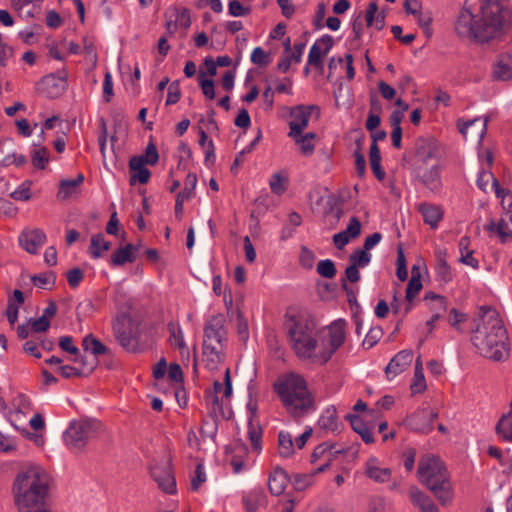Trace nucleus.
I'll use <instances>...</instances> for the list:
<instances>
[{
	"instance_id": "obj_1",
	"label": "nucleus",
	"mask_w": 512,
	"mask_h": 512,
	"mask_svg": "<svg viewBox=\"0 0 512 512\" xmlns=\"http://www.w3.org/2000/svg\"><path fill=\"white\" fill-rule=\"evenodd\" d=\"M505 24V11L498 1L466 0L454 29L461 38L484 42L501 35Z\"/></svg>"
},
{
	"instance_id": "obj_2",
	"label": "nucleus",
	"mask_w": 512,
	"mask_h": 512,
	"mask_svg": "<svg viewBox=\"0 0 512 512\" xmlns=\"http://www.w3.org/2000/svg\"><path fill=\"white\" fill-rule=\"evenodd\" d=\"M472 343L488 359L501 361L508 357L507 333L495 310L483 312L472 335Z\"/></svg>"
},
{
	"instance_id": "obj_3",
	"label": "nucleus",
	"mask_w": 512,
	"mask_h": 512,
	"mask_svg": "<svg viewBox=\"0 0 512 512\" xmlns=\"http://www.w3.org/2000/svg\"><path fill=\"white\" fill-rule=\"evenodd\" d=\"M19 512H48L44 508L48 494V476L39 467L18 473L12 488Z\"/></svg>"
},
{
	"instance_id": "obj_4",
	"label": "nucleus",
	"mask_w": 512,
	"mask_h": 512,
	"mask_svg": "<svg viewBox=\"0 0 512 512\" xmlns=\"http://www.w3.org/2000/svg\"><path fill=\"white\" fill-rule=\"evenodd\" d=\"M274 390L287 413L301 417L316 410L312 393L306 380L299 374L287 373L274 383Z\"/></svg>"
},
{
	"instance_id": "obj_5",
	"label": "nucleus",
	"mask_w": 512,
	"mask_h": 512,
	"mask_svg": "<svg viewBox=\"0 0 512 512\" xmlns=\"http://www.w3.org/2000/svg\"><path fill=\"white\" fill-rule=\"evenodd\" d=\"M417 476L420 483L433 493L441 505L452 502L454 492L450 474L439 457L423 456L418 464Z\"/></svg>"
},
{
	"instance_id": "obj_6",
	"label": "nucleus",
	"mask_w": 512,
	"mask_h": 512,
	"mask_svg": "<svg viewBox=\"0 0 512 512\" xmlns=\"http://www.w3.org/2000/svg\"><path fill=\"white\" fill-rule=\"evenodd\" d=\"M82 345L84 351L89 352L91 356L81 355L72 343V338L66 336V378L89 375L95 367L94 357L106 352V347L90 335L82 340Z\"/></svg>"
},
{
	"instance_id": "obj_7",
	"label": "nucleus",
	"mask_w": 512,
	"mask_h": 512,
	"mask_svg": "<svg viewBox=\"0 0 512 512\" xmlns=\"http://www.w3.org/2000/svg\"><path fill=\"white\" fill-rule=\"evenodd\" d=\"M285 329L290 344L299 357L318 359L316 328L313 321L303 316L287 315Z\"/></svg>"
},
{
	"instance_id": "obj_8",
	"label": "nucleus",
	"mask_w": 512,
	"mask_h": 512,
	"mask_svg": "<svg viewBox=\"0 0 512 512\" xmlns=\"http://www.w3.org/2000/svg\"><path fill=\"white\" fill-rule=\"evenodd\" d=\"M226 341L225 318L222 314L211 316L204 328L203 359L206 367L213 371L222 361V350Z\"/></svg>"
},
{
	"instance_id": "obj_9",
	"label": "nucleus",
	"mask_w": 512,
	"mask_h": 512,
	"mask_svg": "<svg viewBox=\"0 0 512 512\" xmlns=\"http://www.w3.org/2000/svg\"><path fill=\"white\" fill-rule=\"evenodd\" d=\"M97 423L93 420H73L70 422L66 435L72 449L81 450L87 441L93 436Z\"/></svg>"
},
{
	"instance_id": "obj_10",
	"label": "nucleus",
	"mask_w": 512,
	"mask_h": 512,
	"mask_svg": "<svg viewBox=\"0 0 512 512\" xmlns=\"http://www.w3.org/2000/svg\"><path fill=\"white\" fill-rule=\"evenodd\" d=\"M346 337V321L338 319L328 327V343L318 351V359L325 363L343 345Z\"/></svg>"
},
{
	"instance_id": "obj_11",
	"label": "nucleus",
	"mask_w": 512,
	"mask_h": 512,
	"mask_svg": "<svg viewBox=\"0 0 512 512\" xmlns=\"http://www.w3.org/2000/svg\"><path fill=\"white\" fill-rule=\"evenodd\" d=\"M153 480L165 493L173 494L176 491V481L172 472L171 464L167 459L154 464L150 469Z\"/></svg>"
},
{
	"instance_id": "obj_12",
	"label": "nucleus",
	"mask_w": 512,
	"mask_h": 512,
	"mask_svg": "<svg viewBox=\"0 0 512 512\" xmlns=\"http://www.w3.org/2000/svg\"><path fill=\"white\" fill-rule=\"evenodd\" d=\"M313 110H318V107L314 105H298L291 108L290 120L288 123L290 131L288 133V136L297 135L298 133L303 132L308 127L311 112Z\"/></svg>"
},
{
	"instance_id": "obj_13",
	"label": "nucleus",
	"mask_w": 512,
	"mask_h": 512,
	"mask_svg": "<svg viewBox=\"0 0 512 512\" xmlns=\"http://www.w3.org/2000/svg\"><path fill=\"white\" fill-rule=\"evenodd\" d=\"M36 89L47 98H58L64 92V77L59 72L45 75L37 83Z\"/></svg>"
},
{
	"instance_id": "obj_14",
	"label": "nucleus",
	"mask_w": 512,
	"mask_h": 512,
	"mask_svg": "<svg viewBox=\"0 0 512 512\" xmlns=\"http://www.w3.org/2000/svg\"><path fill=\"white\" fill-rule=\"evenodd\" d=\"M333 46V37L325 34L318 38L311 46L308 54V65L316 68L323 67V57L326 56Z\"/></svg>"
},
{
	"instance_id": "obj_15",
	"label": "nucleus",
	"mask_w": 512,
	"mask_h": 512,
	"mask_svg": "<svg viewBox=\"0 0 512 512\" xmlns=\"http://www.w3.org/2000/svg\"><path fill=\"white\" fill-rule=\"evenodd\" d=\"M437 417V412L422 408L409 417L408 425L414 431L427 434L433 430V422Z\"/></svg>"
},
{
	"instance_id": "obj_16",
	"label": "nucleus",
	"mask_w": 512,
	"mask_h": 512,
	"mask_svg": "<svg viewBox=\"0 0 512 512\" xmlns=\"http://www.w3.org/2000/svg\"><path fill=\"white\" fill-rule=\"evenodd\" d=\"M413 361V352L411 350H401L388 363L385 374L389 380L394 379L403 373Z\"/></svg>"
},
{
	"instance_id": "obj_17",
	"label": "nucleus",
	"mask_w": 512,
	"mask_h": 512,
	"mask_svg": "<svg viewBox=\"0 0 512 512\" xmlns=\"http://www.w3.org/2000/svg\"><path fill=\"white\" fill-rule=\"evenodd\" d=\"M46 240L45 233L38 228L25 229L19 236L21 247L30 254H35Z\"/></svg>"
},
{
	"instance_id": "obj_18",
	"label": "nucleus",
	"mask_w": 512,
	"mask_h": 512,
	"mask_svg": "<svg viewBox=\"0 0 512 512\" xmlns=\"http://www.w3.org/2000/svg\"><path fill=\"white\" fill-rule=\"evenodd\" d=\"M364 474L374 482L385 483L390 480L392 472L390 468L384 467L378 458L372 456L364 465Z\"/></svg>"
},
{
	"instance_id": "obj_19",
	"label": "nucleus",
	"mask_w": 512,
	"mask_h": 512,
	"mask_svg": "<svg viewBox=\"0 0 512 512\" xmlns=\"http://www.w3.org/2000/svg\"><path fill=\"white\" fill-rule=\"evenodd\" d=\"M130 172V185H135L136 182L145 184L150 179L151 173L145 167L144 156H134L129 161Z\"/></svg>"
},
{
	"instance_id": "obj_20",
	"label": "nucleus",
	"mask_w": 512,
	"mask_h": 512,
	"mask_svg": "<svg viewBox=\"0 0 512 512\" xmlns=\"http://www.w3.org/2000/svg\"><path fill=\"white\" fill-rule=\"evenodd\" d=\"M418 211L423 217L425 224L431 229H437L443 218V210L440 206L431 203H421L418 205Z\"/></svg>"
},
{
	"instance_id": "obj_21",
	"label": "nucleus",
	"mask_w": 512,
	"mask_h": 512,
	"mask_svg": "<svg viewBox=\"0 0 512 512\" xmlns=\"http://www.w3.org/2000/svg\"><path fill=\"white\" fill-rule=\"evenodd\" d=\"M318 426L325 432L337 434L340 432V424L338 422L337 411L334 406L325 408L318 420Z\"/></svg>"
},
{
	"instance_id": "obj_22",
	"label": "nucleus",
	"mask_w": 512,
	"mask_h": 512,
	"mask_svg": "<svg viewBox=\"0 0 512 512\" xmlns=\"http://www.w3.org/2000/svg\"><path fill=\"white\" fill-rule=\"evenodd\" d=\"M409 496L411 502L417 506L421 512H439L433 500L417 487L410 488Z\"/></svg>"
},
{
	"instance_id": "obj_23",
	"label": "nucleus",
	"mask_w": 512,
	"mask_h": 512,
	"mask_svg": "<svg viewBox=\"0 0 512 512\" xmlns=\"http://www.w3.org/2000/svg\"><path fill=\"white\" fill-rule=\"evenodd\" d=\"M493 75L497 80L512 79V53L503 54L494 66Z\"/></svg>"
},
{
	"instance_id": "obj_24",
	"label": "nucleus",
	"mask_w": 512,
	"mask_h": 512,
	"mask_svg": "<svg viewBox=\"0 0 512 512\" xmlns=\"http://www.w3.org/2000/svg\"><path fill=\"white\" fill-rule=\"evenodd\" d=\"M346 418L350 422L352 429L360 435L366 444L374 443V436L371 427L365 423L361 417L354 414H348Z\"/></svg>"
},
{
	"instance_id": "obj_25",
	"label": "nucleus",
	"mask_w": 512,
	"mask_h": 512,
	"mask_svg": "<svg viewBox=\"0 0 512 512\" xmlns=\"http://www.w3.org/2000/svg\"><path fill=\"white\" fill-rule=\"evenodd\" d=\"M289 137L294 140L295 144L299 147V151L302 155L310 156L314 153L316 139L315 133L308 132L303 134V132H300L297 135Z\"/></svg>"
},
{
	"instance_id": "obj_26",
	"label": "nucleus",
	"mask_w": 512,
	"mask_h": 512,
	"mask_svg": "<svg viewBox=\"0 0 512 512\" xmlns=\"http://www.w3.org/2000/svg\"><path fill=\"white\" fill-rule=\"evenodd\" d=\"M288 484V478L285 471L281 468L274 469L268 479V488L274 495H280L284 492Z\"/></svg>"
},
{
	"instance_id": "obj_27",
	"label": "nucleus",
	"mask_w": 512,
	"mask_h": 512,
	"mask_svg": "<svg viewBox=\"0 0 512 512\" xmlns=\"http://www.w3.org/2000/svg\"><path fill=\"white\" fill-rule=\"evenodd\" d=\"M125 318H118L113 323V331L116 339L127 350L133 347L134 339L128 329L125 328Z\"/></svg>"
},
{
	"instance_id": "obj_28",
	"label": "nucleus",
	"mask_w": 512,
	"mask_h": 512,
	"mask_svg": "<svg viewBox=\"0 0 512 512\" xmlns=\"http://www.w3.org/2000/svg\"><path fill=\"white\" fill-rule=\"evenodd\" d=\"M219 395L222 396V399H229L232 395V381L229 368L225 370L223 384L219 381L214 382V395L212 396V402L215 406H219Z\"/></svg>"
},
{
	"instance_id": "obj_29",
	"label": "nucleus",
	"mask_w": 512,
	"mask_h": 512,
	"mask_svg": "<svg viewBox=\"0 0 512 512\" xmlns=\"http://www.w3.org/2000/svg\"><path fill=\"white\" fill-rule=\"evenodd\" d=\"M476 126H478L476 134L479 141H482L487 130V119L481 120L479 118H475L468 121H458L459 131L465 138L468 136L469 131L474 129Z\"/></svg>"
},
{
	"instance_id": "obj_30",
	"label": "nucleus",
	"mask_w": 512,
	"mask_h": 512,
	"mask_svg": "<svg viewBox=\"0 0 512 512\" xmlns=\"http://www.w3.org/2000/svg\"><path fill=\"white\" fill-rule=\"evenodd\" d=\"M138 248L132 244L117 249L111 257V263L114 266H121L127 262H133L136 259Z\"/></svg>"
},
{
	"instance_id": "obj_31",
	"label": "nucleus",
	"mask_w": 512,
	"mask_h": 512,
	"mask_svg": "<svg viewBox=\"0 0 512 512\" xmlns=\"http://www.w3.org/2000/svg\"><path fill=\"white\" fill-rule=\"evenodd\" d=\"M170 333L169 340L171 344L180 350L182 357L189 356V350L184 340L183 331L178 324L170 322L168 324Z\"/></svg>"
},
{
	"instance_id": "obj_32",
	"label": "nucleus",
	"mask_w": 512,
	"mask_h": 512,
	"mask_svg": "<svg viewBox=\"0 0 512 512\" xmlns=\"http://www.w3.org/2000/svg\"><path fill=\"white\" fill-rule=\"evenodd\" d=\"M295 442L293 436L288 431L278 433V454L282 458H289L295 453Z\"/></svg>"
},
{
	"instance_id": "obj_33",
	"label": "nucleus",
	"mask_w": 512,
	"mask_h": 512,
	"mask_svg": "<svg viewBox=\"0 0 512 512\" xmlns=\"http://www.w3.org/2000/svg\"><path fill=\"white\" fill-rule=\"evenodd\" d=\"M471 239L468 236L461 237L459 241V251L461 254V263L470 266L474 269L479 267L478 260L473 256V251L470 250Z\"/></svg>"
},
{
	"instance_id": "obj_34",
	"label": "nucleus",
	"mask_w": 512,
	"mask_h": 512,
	"mask_svg": "<svg viewBox=\"0 0 512 512\" xmlns=\"http://www.w3.org/2000/svg\"><path fill=\"white\" fill-rule=\"evenodd\" d=\"M367 26L376 30H381L385 24L384 12H378V6L375 2L369 3L365 14Z\"/></svg>"
},
{
	"instance_id": "obj_35",
	"label": "nucleus",
	"mask_w": 512,
	"mask_h": 512,
	"mask_svg": "<svg viewBox=\"0 0 512 512\" xmlns=\"http://www.w3.org/2000/svg\"><path fill=\"white\" fill-rule=\"evenodd\" d=\"M427 385L426 380L423 373V367L420 357L417 358L415 362V369H414V379L413 382L410 385V389L412 394H418L425 391Z\"/></svg>"
},
{
	"instance_id": "obj_36",
	"label": "nucleus",
	"mask_w": 512,
	"mask_h": 512,
	"mask_svg": "<svg viewBox=\"0 0 512 512\" xmlns=\"http://www.w3.org/2000/svg\"><path fill=\"white\" fill-rule=\"evenodd\" d=\"M487 230L490 232H496L502 242H506L512 237V229L509 227L505 218H501L499 222L491 220L487 225Z\"/></svg>"
},
{
	"instance_id": "obj_37",
	"label": "nucleus",
	"mask_w": 512,
	"mask_h": 512,
	"mask_svg": "<svg viewBox=\"0 0 512 512\" xmlns=\"http://www.w3.org/2000/svg\"><path fill=\"white\" fill-rule=\"evenodd\" d=\"M263 501L264 493L260 488L253 489L243 496V503L250 512L255 511Z\"/></svg>"
},
{
	"instance_id": "obj_38",
	"label": "nucleus",
	"mask_w": 512,
	"mask_h": 512,
	"mask_svg": "<svg viewBox=\"0 0 512 512\" xmlns=\"http://www.w3.org/2000/svg\"><path fill=\"white\" fill-rule=\"evenodd\" d=\"M369 158H370L371 169H372L374 175L376 176V178H378L379 180L384 179L385 172L381 168L380 150H379L377 144H375V143H372L370 146Z\"/></svg>"
},
{
	"instance_id": "obj_39",
	"label": "nucleus",
	"mask_w": 512,
	"mask_h": 512,
	"mask_svg": "<svg viewBox=\"0 0 512 512\" xmlns=\"http://www.w3.org/2000/svg\"><path fill=\"white\" fill-rule=\"evenodd\" d=\"M423 184L430 190L434 191L440 187V168L435 165L425 171L422 175Z\"/></svg>"
},
{
	"instance_id": "obj_40",
	"label": "nucleus",
	"mask_w": 512,
	"mask_h": 512,
	"mask_svg": "<svg viewBox=\"0 0 512 512\" xmlns=\"http://www.w3.org/2000/svg\"><path fill=\"white\" fill-rule=\"evenodd\" d=\"M110 242L106 241L103 234L94 235L91 238L90 253L94 258H99L110 249Z\"/></svg>"
},
{
	"instance_id": "obj_41",
	"label": "nucleus",
	"mask_w": 512,
	"mask_h": 512,
	"mask_svg": "<svg viewBox=\"0 0 512 512\" xmlns=\"http://www.w3.org/2000/svg\"><path fill=\"white\" fill-rule=\"evenodd\" d=\"M83 181L84 175L82 173H78L74 179H66V200L76 199L80 196V185L83 183Z\"/></svg>"
},
{
	"instance_id": "obj_42",
	"label": "nucleus",
	"mask_w": 512,
	"mask_h": 512,
	"mask_svg": "<svg viewBox=\"0 0 512 512\" xmlns=\"http://www.w3.org/2000/svg\"><path fill=\"white\" fill-rule=\"evenodd\" d=\"M248 438L251 442L252 448L255 451H259L261 449V437L262 431L258 423H255L251 419L248 421Z\"/></svg>"
},
{
	"instance_id": "obj_43",
	"label": "nucleus",
	"mask_w": 512,
	"mask_h": 512,
	"mask_svg": "<svg viewBox=\"0 0 512 512\" xmlns=\"http://www.w3.org/2000/svg\"><path fill=\"white\" fill-rule=\"evenodd\" d=\"M371 254L365 249H357L354 253L349 256L350 264L364 268L369 265L371 261Z\"/></svg>"
},
{
	"instance_id": "obj_44",
	"label": "nucleus",
	"mask_w": 512,
	"mask_h": 512,
	"mask_svg": "<svg viewBox=\"0 0 512 512\" xmlns=\"http://www.w3.org/2000/svg\"><path fill=\"white\" fill-rule=\"evenodd\" d=\"M48 161V151L45 147H39L32 151L31 162L34 167L43 170L48 164Z\"/></svg>"
},
{
	"instance_id": "obj_45",
	"label": "nucleus",
	"mask_w": 512,
	"mask_h": 512,
	"mask_svg": "<svg viewBox=\"0 0 512 512\" xmlns=\"http://www.w3.org/2000/svg\"><path fill=\"white\" fill-rule=\"evenodd\" d=\"M197 185V176L195 173H188L185 181L184 188L180 191L177 196H182L184 200H189L194 196V191Z\"/></svg>"
},
{
	"instance_id": "obj_46",
	"label": "nucleus",
	"mask_w": 512,
	"mask_h": 512,
	"mask_svg": "<svg viewBox=\"0 0 512 512\" xmlns=\"http://www.w3.org/2000/svg\"><path fill=\"white\" fill-rule=\"evenodd\" d=\"M416 19H417V22H418V25L423 29L424 33L427 35V36H431L432 34V31H431V23H432V13L430 10H420L416 15H415Z\"/></svg>"
},
{
	"instance_id": "obj_47",
	"label": "nucleus",
	"mask_w": 512,
	"mask_h": 512,
	"mask_svg": "<svg viewBox=\"0 0 512 512\" xmlns=\"http://www.w3.org/2000/svg\"><path fill=\"white\" fill-rule=\"evenodd\" d=\"M317 273L324 278H333L336 275L334 262L330 259L319 261L317 264Z\"/></svg>"
},
{
	"instance_id": "obj_48",
	"label": "nucleus",
	"mask_w": 512,
	"mask_h": 512,
	"mask_svg": "<svg viewBox=\"0 0 512 512\" xmlns=\"http://www.w3.org/2000/svg\"><path fill=\"white\" fill-rule=\"evenodd\" d=\"M383 336V330L380 327L371 328L366 334L362 345L365 349L372 348Z\"/></svg>"
},
{
	"instance_id": "obj_49",
	"label": "nucleus",
	"mask_w": 512,
	"mask_h": 512,
	"mask_svg": "<svg viewBox=\"0 0 512 512\" xmlns=\"http://www.w3.org/2000/svg\"><path fill=\"white\" fill-rule=\"evenodd\" d=\"M421 288L422 282L420 279V275L413 274L406 288V299L411 302L414 299V297L418 294V292L421 290Z\"/></svg>"
},
{
	"instance_id": "obj_50",
	"label": "nucleus",
	"mask_w": 512,
	"mask_h": 512,
	"mask_svg": "<svg viewBox=\"0 0 512 512\" xmlns=\"http://www.w3.org/2000/svg\"><path fill=\"white\" fill-rule=\"evenodd\" d=\"M198 83L206 98L210 100L215 98L214 82L211 79L204 78V72L199 74Z\"/></svg>"
},
{
	"instance_id": "obj_51",
	"label": "nucleus",
	"mask_w": 512,
	"mask_h": 512,
	"mask_svg": "<svg viewBox=\"0 0 512 512\" xmlns=\"http://www.w3.org/2000/svg\"><path fill=\"white\" fill-rule=\"evenodd\" d=\"M492 188L494 189L497 198H501L503 208L506 209V202L508 208H510L512 206V195L510 194V191L501 188L497 179H493Z\"/></svg>"
},
{
	"instance_id": "obj_52",
	"label": "nucleus",
	"mask_w": 512,
	"mask_h": 512,
	"mask_svg": "<svg viewBox=\"0 0 512 512\" xmlns=\"http://www.w3.org/2000/svg\"><path fill=\"white\" fill-rule=\"evenodd\" d=\"M426 300L431 301L430 309L433 313H442L446 310V300L443 296L436 294H427L425 297Z\"/></svg>"
},
{
	"instance_id": "obj_53",
	"label": "nucleus",
	"mask_w": 512,
	"mask_h": 512,
	"mask_svg": "<svg viewBox=\"0 0 512 512\" xmlns=\"http://www.w3.org/2000/svg\"><path fill=\"white\" fill-rule=\"evenodd\" d=\"M493 179H496L493 173L490 170L483 168L478 173L476 184L480 190L486 192L489 182L491 181L493 183Z\"/></svg>"
},
{
	"instance_id": "obj_54",
	"label": "nucleus",
	"mask_w": 512,
	"mask_h": 512,
	"mask_svg": "<svg viewBox=\"0 0 512 512\" xmlns=\"http://www.w3.org/2000/svg\"><path fill=\"white\" fill-rule=\"evenodd\" d=\"M251 62L258 66H267L270 62V56L261 47H256L251 53Z\"/></svg>"
},
{
	"instance_id": "obj_55",
	"label": "nucleus",
	"mask_w": 512,
	"mask_h": 512,
	"mask_svg": "<svg viewBox=\"0 0 512 512\" xmlns=\"http://www.w3.org/2000/svg\"><path fill=\"white\" fill-rule=\"evenodd\" d=\"M61 124H62V120L59 116H52V117L46 119L41 130H40V135H39L40 140L38 142H34L33 146H35V147L40 146L41 140L44 137L45 130H51V129H54L55 127H60Z\"/></svg>"
},
{
	"instance_id": "obj_56",
	"label": "nucleus",
	"mask_w": 512,
	"mask_h": 512,
	"mask_svg": "<svg viewBox=\"0 0 512 512\" xmlns=\"http://www.w3.org/2000/svg\"><path fill=\"white\" fill-rule=\"evenodd\" d=\"M397 277L400 281H405L408 277L407 267H406V258L401 248L398 249L397 255Z\"/></svg>"
},
{
	"instance_id": "obj_57",
	"label": "nucleus",
	"mask_w": 512,
	"mask_h": 512,
	"mask_svg": "<svg viewBox=\"0 0 512 512\" xmlns=\"http://www.w3.org/2000/svg\"><path fill=\"white\" fill-rule=\"evenodd\" d=\"M260 139H261V133L259 132L258 135L256 136V138L246 148H244L237 154V156L231 166L232 172L236 171V169L238 168L243 157L246 156L247 153H250L254 149V147L256 146V144L259 142Z\"/></svg>"
},
{
	"instance_id": "obj_58",
	"label": "nucleus",
	"mask_w": 512,
	"mask_h": 512,
	"mask_svg": "<svg viewBox=\"0 0 512 512\" xmlns=\"http://www.w3.org/2000/svg\"><path fill=\"white\" fill-rule=\"evenodd\" d=\"M228 13L233 17H243L250 13V8L244 7L239 1L233 0L228 4Z\"/></svg>"
},
{
	"instance_id": "obj_59",
	"label": "nucleus",
	"mask_w": 512,
	"mask_h": 512,
	"mask_svg": "<svg viewBox=\"0 0 512 512\" xmlns=\"http://www.w3.org/2000/svg\"><path fill=\"white\" fill-rule=\"evenodd\" d=\"M83 277L84 273L80 268H72L66 272V280L71 288L78 287Z\"/></svg>"
},
{
	"instance_id": "obj_60",
	"label": "nucleus",
	"mask_w": 512,
	"mask_h": 512,
	"mask_svg": "<svg viewBox=\"0 0 512 512\" xmlns=\"http://www.w3.org/2000/svg\"><path fill=\"white\" fill-rule=\"evenodd\" d=\"M11 198L17 201H27L31 198L30 183L21 184L15 191L10 194Z\"/></svg>"
},
{
	"instance_id": "obj_61",
	"label": "nucleus",
	"mask_w": 512,
	"mask_h": 512,
	"mask_svg": "<svg viewBox=\"0 0 512 512\" xmlns=\"http://www.w3.org/2000/svg\"><path fill=\"white\" fill-rule=\"evenodd\" d=\"M206 481V473L203 464H198L195 469V475L191 480V489L196 491Z\"/></svg>"
},
{
	"instance_id": "obj_62",
	"label": "nucleus",
	"mask_w": 512,
	"mask_h": 512,
	"mask_svg": "<svg viewBox=\"0 0 512 512\" xmlns=\"http://www.w3.org/2000/svg\"><path fill=\"white\" fill-rule=\"evenodd\" d=\"M283 182L284 178L281 176V174L274 173L269 180V186L271 191L277 195L282 194L285 191V186Z\"/></svg>"
},
{
	"instance_id": "obj_63",
	"label": "nucleus",
	"mask_w": 512,
	"mask_h": 512,
	"mask_svg": "<svg viewBox=\"0 0 512 512\" xmlns=\"http://www.w3.org/2000/svg\"><path fill=\"white\" fill-rule=\"evenodd\" d=\"M174 19L178 27L188 29L191 25V18L188 9H182L181 11H175Z\"/></svg>"
},
{
	"instance_id": "obj_64",
	"label": "nucleus",
	"mask_w": 512,
	"mask_h": 512,
	"mask_svg": "<svg viewBox=\"0 0 512 512\" xmlns=\"http://www.w3.org/2000/svg\"><path fill=\"white\" fill-rule=\"evenodd\" d=\"M351 239L359 236L361 224L357 217H351L345 230H343Z\"/></svg>"
}]
</instances>
